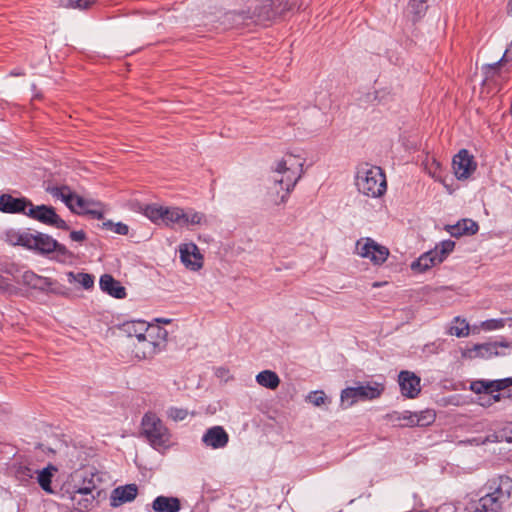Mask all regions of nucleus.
<instances>
[{
    "label": "nucleus",
    "instance_id": "bb28decb",
    "mask_svg": "<svg viewBox=\"0 0 512 512\" xmlns=\"http://www.w3.org/2000/svg\"><path fill=\"white\" fill-rule=\"evenodd\" d=\"M29 237L30 233L17 231L15 229H9L5 232V240L11 245H21L28 248V245L31 244L32 241Z\"/></svg>",
    "mask_w": 512,
    "mask_h": 512
},
{
    "label": "nucleus",
    "instance_id": "393cba45",
    "mask_svg": "<svg viewBox=\"0 0 512 512\" xmlns=\"http://www.w3.org/2000/svg\"><path fill=\"white\" fill-rule=\"evenodd\" d=\"M151 324L145 321H131L123 324V331L130 338H135L139 342L144 333L148 330Z\"/></svg>",
    "mask_w": 512,
    "mask_h": 512
},
{
    "label": "nucleus",
    "instance_id": "09e8293b",
    "mask_svg": "<svg viewBox=\"0 0 512 512\" xmlns=\"http://www.w3.org/2000/svg\"><path fill=\"white\" fill-rule=\"evenodd\" d=\"M83 215H88L93 219H98V220L103 219L104 211L102 209V205L100 207H96V208L87 210V212L84 213Z\"/></svg>",
    "mask_w": 512,
    "mask_h": 512
},
{
    "label": "nucleus",
    "instance_id": "864d4df0",
    "mask_svg": "<svg viewBox=\"0 0 512 512\" xmlns=\"http://www.w3.org/2000/svg\"><path fill=\"white\" fill-rule=\"evenodd\" d=\"M456 510L457 509L453 504L444 503L436 509V512H456Z\"/></svg>",
    "mask_w": 512,
    "mask_h": 512
},
{
    "label": "nucleus",
    "instance_id": "0eeeda50",
    "mask_svg": "<svg viewBox=\"0 0 512 512\" xmlns=\"http://www.w3.org/2000/svg\"><path fill=\"white\" fill-rule=\"evenodd\" d=\"M383 390V386L377 383L358 384L342 391L341 402L346 408L351 407L358 401L373 400L380 397Z\"/></svg>",
    "mask_w": 512,
    "mask_h": 512
},
{
    "label": "nucleus",
    "instance_id": "c9c22d12",
    "mask_svg": "<svg viewBox=\"0 0 512 512\" xmlns=\"http://www.w3.org/2000/svg\"><path fill=\"white\" fill-rule=\"evenodd\" d=\"M60 5L66 8L88 9L96 0H59Z\"/></svg>",
    "mask_w": 512,
    "mask_h": 512
},
{
    "label": "nucleus",
    "instance_id": "7ed1b4c3",
    "mask_svg": "<svg viewBox=\"0 0 512 512\" xmlns=\"http://www.w3.org/2000/svg\"><path fill=\"white\" fill-rule=\"evenodd\" d=\"M355 185L359 193L370 198L382 197L387 190V181L383 170L369 164L358 167Z\"/></svg>",
    "mask_w": 512,
    "mask_h": 512
},
{
    "label": "nucleus",
    "instance_id": "423d86ee",
    "mask_svg": "<svg viewBox=\"0 0 512 512\" xmlns=\"http://www.w3.org/2000/svg\"><path fill=\"white\" fill-rule=\"evenodd\" d=\"M53 197L60 199L74 213L82 215L89 209L100 207L101 203L85 199L71 191L68 186H52L46 189Z\"/></svg>",
    "mask_w": 512,
    "mask_h": 512
},
{
    "label": "nucleus",
    "instance_id": "58836bf2",
    "mask_svg": "<svg viewBox=\"0 0 512 512\" xmlns=\"http://www.w3.org/2000/svg\"><path fill=\"white\" fill-rule=\"evenodd\" d=\"M410 12L415 15L416 18H420L426 11V0H410L409 2Z\"/></svg>",
    "mask_w": 512,
    "mask_h": 512
},
{
    "label": "nucleus",
    "instance_id": "4468645a",
    "mask_svg": "<svg viewBox=\"0 0 512 512\" xmlns=\"http://www.w3.org/2000/svg\"><path fill=\"white\" fill-rule=\"evenodd\" d=\"M180 259L190 270L197 271L203 265V257L195 243H184L179 246Z\"/></svg>",
    "mask_w": 512,
    "mask_h": 512
},
{
    "label": "nucleus",
    "instance_id": "2eb2a0df",
    "mask_svg": "<svg viewBox=\"0 0 512 512\" xmlns=\"http://www.w3.org/2000/svg\"><path fill=\"white\" fill-rule=\"evenodd\" d=\"M471 390L476 394H479V403L482 406H490L495 402H498L503 394H493L492 382L488 380H478L471 384Z\"/></svg>",
    "mask_w": 512,
    "mask_h": 512
},
{
    "label": "nucleus",
    "instance_id": "c03bdc74",
    "mask_svg": "<svg viewBox=\"0 0 512 512\" xmlns=\"http://www.w3.org/2000/svg\"><path fill=\"white\" fill-rule=\"evenodd\" d=\"M307 400L314 406H321L325 404L327 397L323 391H313L307 396Z\"/></svg>",
    "mask_w": 512,
    "mask_h": 512
},
{
    "label": "nucleus",
    "instance_id": "b1692460",
    "mask_svg": "<svg viewBox=\"0 0 512 512\" xmlns=\"http://www.w3.org/2000/svg\"><path fill=\"white\" fill-rule=\"evenodd\" d=\"M57 472V468L49 464L47 467H45L42 470L36 471L37 474V482L40 485V487L47 493L52 494L54 493V490L51 487L52 477Z\"/></svg>",
    "mask_w": 512,
    "mask_h": 512
},
{
    "label": "nucleus",
    "instance_id": "f257e3e1",
    "mask_svg": "<svg viewBox=\"0 0 512 512\" xmlns=\"http://www.w3.org/2000/svg\"><path fill=\"white\" fill-rule=\"evenodd\" d=\"M484 495L467 506V512H501L503 504L510 498L512 479L498 476L488 480L483 487Z\"/></svg>",
    "mask_w": 512,
    "mask_h": 512
},
{
    "label": "nucleus",
    "instance_id": "20e7f679",
    "mask_svg": "<svg viewBox=\"0 0 512 512\" xmlns=\"http://www.w3.org/2000/svg\"><path fill=\"white\" fill-rule=\"evenodd\" d=\"M141 436L156 450L166 449L171 443V433L154 412H147L141 420Z\"/></svg>",
    "mask_w": 512,
    "mask_h": 512
},
{
    "label": "nucleus",
    "instance_id": "ea45409f",
    "mask_svg": "<svg viewBox=\"0 0 512 512\" xmlns=\"http://www.w3.org/2000/svg\"><path fill=\"white\" fill-rule=\"evenodd\" d=\"M507 51L504 53L503 57L493 64H488L483 67V70L486 74V79L494 77V75L498 72L500 66L507 61L506 59Z\"/></svg>",
    "mask_w": 512,
    "mask_h": 512
},
{
    "label": "nucleus",
    "instance_id": "473e14b6",
    "mask_svg": "<svg viewBox=\"0 0 512 512\" xmlns=\"http://www.w3.org/2000/svg\"><path fill=\"white\" fill-rule=\"evenodd\" d=\"M394 421H399L402 426L414 427L419 423V418L416 412L404 411L403 413H396Z\"/></svg>",
    "mask_w": 512,
    "mask_h": 512
},
{
    "label": "nucleus",
    "instance_id": "412c9836",
    "mask_svg": "<svg viewBox=\"0 0 512 512\" xmlns=\"http://www.w3.org/2000/svg\"><path fill=\"white\" fill-rule=\"evenodd\" d=\"M152 509L155 512H179L181 502L177 497L158 496L152 502Z\"/></svg>",
    "mask_w": 512,
    "mask_h": 512
},
{
    "label": "nucleus",
    "instance_id": "9d476101",
    "mask_svg": "<svg viewBox=\"0 0 512 512\" xmlns=\"http://www.w3.org/2000/svg\"><path fill=\"white\" fill-rule=\"evenodd\" d=\"M277 1L274 0H255L250 8L253 12L250 13L253 18L254 24H267L279 14V7L276 5Z\"/></svg>",
    "mask_w": 512,
    "mask_h": 512
},
{
    "label": "nucleus",
    "instance_id": "5701e85b",
    "mask_svg": "<svg viewBox=\"0 0 512 512\" xmlns=\"http://www.w3.org/2000/svg\"><path fill=\"white\" fill-rule=\"evenodd\" d=\"M253 18L250 12L231 11L224 15V23L231 28H240L253 24Z\"/></svg>",
    "mask_w": 512,
    "mask_h": 512
},
{
    "label": "nucleus",
    "instance_id": "cd10ccee",
    "mask_svg": "<svg viewBox=\"0 0 512 512\" xmlns=\"http://www.w3.org/2000/svg\"><path fill=\"white\" fill-rule=\"evenodd\" d=\"M22 282L25 285H28L33 289H40V290H44L46 287H48L51 284L47 278L41 277L32 271H26L23 273Z\"/></svg>",
    "mask_w": 512,
    "mask_h": 512
},
{
    "label": "nucleus",
    "instance_id": "37998d69",
    "mask_svg": "<svg viewBox=\"0 0 512 512\" xmlns=\"http://www.w3.org/2000/svg\"><path fill=\"white\" fill-rule=\"evenodd\" d=\"M187 415L188 411L184 408L170 407L167 411V416L174 421H182Z\"/></svg>",
    "mask_w": 512,
    "mask_h": 512
},
{
    "label": "nucleus",
    "instance_id": "de8ad7c7",
    "mask_svg": "<svg viewBox=\"0 0 512 512\" xmlns=\"http://www.w3.org/2000/svg\"><path fill=\"white\" fill-rule=\"evenodd\" d=\"M501 441L512 443V422L505 423L498 431L497 436Z\"/></svg>",
    "mask_w": 512,
    "mask_h": 512
},
{
    "label": "nucleus",
    "instance_id": "a19ab883",
    "mask_svg": "<svg viewBox=\"0 0 512 512\" xmlns=\"http://www.w3.org/2000/svg\"><path fill=\"white\" fill-rule=\"evenodd\" d=\"M103 228L113 230L116 234L127 235L129 227L124 223H113L112 221H106L103 223Z\"/></svg>",
    "mask_w": 512,
    "mask_h": 512
},
{
    "label": "nucleus",
    "instance_id": "4c0bfd02",
    "mask_svg": "<svg viewBox=\"0 0 512 512\" xmlns=\"http://www.w3.org/2000/svg\"><path fill=\"white\" fill-rule=\"evenodd\" d=\"M416 415L419 418V423L417 426H428L435 421L436 414L433 410L427 409L425 411L416 412Z\"/></svg>",
    "mask_w": 512,
    "mask_h": 512
},
{
    "label": "nucleus",
    "instance_id": "f03ea898",
    "mask_svg": "<svg viewBox=\"0 0 512 512\" xmlns=\"http://www.w3.org/2000/svg\"><path fill=\"white\" fill-rule=\"evenodd\" d=\"M304 159L299 156L287 154L276 165L273 171V189L278 193L279 189L285 193L281 196V202H285L289 193L302 177Z\"/></svg>",
    "mask_w": 512,
    "mask_h": 512
},
{
    "label": "nucleus",
    "instance_id": "2f4dec72",
    "mask_svg": "<svg viewBox=\"0 0 512 512\" xmlns=\"http://www.w3.org/2000/svg\"><path fill=\"white\" fill-rule=\"evenodd\" d=\"M455 325H452L449 328V334L454 335L456 337H466L469 335V324L466 322L465 319H460L459 317H456L454 319Z\"/></svg>",
    "mask_w": 512,
    "mask_h": 512
},
{
    "label": "nucleus",
    "instance_id": "72a5a7b5",
    "mask_svg": "<svg viewBox=\"0 0 512 512\" xmlns=\"http://www.w3.org/2000/svg\"><path fill=\"white\" fill-rule=\"evenodd\" d=\"M182 216V208L171 207L167 208L164 224L169 227H179Z\"/></svg>",
    "mask_w": 512,
    "mask_h": 512
},
{
    "label": "nucleus",
    "instance_id": "1a4fd4ad",
    "mask_svg": "<svg viewBox=\"0 0 512 512\" xmlns=\"http://www.w3.org/2000/svg\"><path fill=\"white\" fill-rule=\"evenodd\" d=\"M26 215L43 224L54 226L58 229H69L67 223L56 213L55 209L51 206H34L31 203V206L28 209Z\"/></svg>",
    "mask_w": 512,
    "mask_h": 512
},
{
    "label": "nucleus",
    "instance_id": "5fc2aeb1",
    "mask_svg": "<svg viewBox=\"0 0 512 512\" xmlns=\"http://www.w3.org/2000/svg\"><path fill=\"white\" fill-rule=\"evenodd\" d=\"M18 473L23 477V478H33L34 474L36 473V471H33L31 468L29 467H23L21 468Z\"/></svg>",
    "mask_w": 512,
    "mask_h": 512
},
{
    "label": "nucleus",
    "instance_id": "8fccbe9b",
    "mask_svg": "<svg viewBox=\"0 0 512 512\" xmlns=\"http://www.w3.org/2000/svg\"><path fill=\"white\" fill-rule=\"evenodd\" d=\"M95 488V485L90 481L88 485L77 488L74 493L80 495H92Z\"/></svg>",
    "mask_w": 512,
    "mask_h": 512
},
{
    "label": "nucleus",
    "instance_id": "c756f323",
    "mask_svg": "<svg viewBox=\"0 0 512 512\" xmlns=\"http://www.w3.org/2000/svg\"><path fill=\"white\" fill-rule=\"evenodd\" d=\"M66 276L69 283L77 282L85 289H90L94 285V277L88 273L68 272Z\"/></svg>",
    "mask_w": 512,
    "mask_h": 512
},
{
    "label": "nucleus",
    "instance_id": "a878e982",
    "mask_svg": "<svg viewBox=\"0 0 512 512\" xmlns=\"http://www.w3.org/2000/svg\"><path fill=\"white\" fill-rule=\"evenodd\" d=\"M256 382L262 387L275 390L280 384V378L276 372L264 370L256 375Z\"/></svg>",
    "mask_w": 512,
    "mask_h": 512
},
{
    "label": "nucleus",
    "instance_id": "7c9ffc66",
    "mask_svg": "<svg viewBox=\"0 0 512 512\" xmlns=\"http://www.w3.org/2000/svg\"><path fill=\"white\" fill-rule=\"evenodd\" d=\"M498 343H484V344H478L474 346V351L476 352V355L482 358H490L494 355H498ZM500 346L506 347V344L501 343Z\"/></svg>",
    "mask_w": 512,
    "mask_h": 512
},
{
    "label": "nucleus",
    "instance_id": "aec40b11",
    "mask_svg": "<svg viewBox=\"0 0 512 512\" xmlns=\"http://www.w3.org/2000/svg\"><path fill=\"white\" fill-rule=\"evenodd\" d=\"M100 288L103 292L109 294L117 299H123L126 297V290L119 281L114 279L109 274H104L100 277L99 281Z\"/></svg>",
    "mask_w": 512,
    "mask_h": 512
},
{
    "label": "nucleus",
    "instance_id": "49530a36",
    "mask_svg": "<svg viewBox=\"0 0 512 512\" xmlns=\"http://www.w3.org/2000/svg\"><path fill=\"white\" fill-rule=\"evenodd\" d=\"M504 326H505L504 319H490V320H486L481 323L482 329H484L486 331L501 329Z\"/></svg>",
    "mask_w": 512,
    "mask_h": 512
},
{
    "label": "nucleus",
    "instance_id": "13d9d810",
    "mask_svg": "<svg viewBox=\"0 0 512 512\" xmlns=\"http://www.w3.org/2000/svg\"><path fill=\"white\" fill-rule=\"evenodd\" d=\"M161 322H163V323H169V322H170V320H168V319H163V320H161Z\"/></svg>",
    "mask_w": 512,
    "mask_h": 512
},
{
    "label": "nucleus",
    "instance_id": "f704fd0d",
    "mask_svg": "<svg viewBox=\"0 0 512 512\" xmlns=\"http://www.w3.org/2000/svg\"><path fill=\"white\" fill-rule=\"evenodd\" d=\"M425 171L434 179H441V163L435 158H427L424 162Z\"/></svg>",
    "mask_w": 512,
    "mask_h": 512
},
{
    "label": "nucleus",
    "instance_id": "6ab92c4d",
    "mask_svg": "<svg viewBox=\"0 0 512 512\" xmlns=\"http://www.w3.org/2000/svg\"><path fill=\"white\" fill-rule=\"evenodd\" d=\"M446 230L452 237L459 238L463 235H474L479 230V225L472 219H462L454 225H447Z\"/></svg>",
    "mask_w": 512,
    "mask_h": 512
},
{
    "label": "nucleus",
    "instance_id": "dca6fc26",
    "mask_svg": "<svg viewBox=\"0 0 512 512\" xmlns=\"http://www.w3.org/2000/svg\"><path fill=\"white\" fill-rule=\"evenodd\" d=\"M31 206V202L25 198H14L9 194L0 196V210L5 213H26Z\"/></svg>",
    "mask_w": 512,
    "mask_h": 512
},
{
    "label": "nucleus",
    "instance_id": "9b49d317",
    "mask_svg": "<svg viewBox=\"0 0 512 512\" xmlns=\"http://www.w3.org/2000/svg\"><path fill=\"white\" fill-rule=\"evenodd\" d=\"M29 239L32 241L31 244L28 245V249H35L41 253H50L53 251L63 255L67 253L66 247L59 244L49 235L43 233H37L34 235L30 233Z\"/></svg>",
    "mask_w": 512,
    "mask_h": 512
},
{
    "label": "nucleus",
    "instance_id": "ddd939ff",
    "mask_svg": "<svg viewBox=\"0 0 512 512\" xmlns=\"http://www.w3.org/2000/svg\"><path fill=\"white\" fill-rule=\"evenodd\" d=\"M401 394L406 398H416L421 392V379L411 371H401L398 376Z\"/></svg>",
    "mask_w": 512,
    "mask_h": 512
},
{
    "label": "nucleus",
    "instance_id": "a18cd8bd",
    "mask_svg": "<svg viewBox=\"0 0 512 512\" xmlns=\"http://www.w3.org/2000/svg\"><path fill=\"white\" fill-rule=\"evenodd\" d=\"M491 382H492L493 394H497L500 391L505 390V389L509 388L510 386H512V378H510V377L504 378V379H499V380H493Z\"/></svg>",
    "mask_w": 512,
    "mask_h": 512
},
{
    "label": "nucleus",
    "instance_id": "c85d7f7f",
    "mask_svg": "<svg viewBox=\"0 0 512 512\" xmlns=\"http://www.w3.org/2000/svg\"><path fill=\"white\" fill-rule=\"evenodd\" d=\"M167 208L157 204L147 205L144 208V215L154 223L164 224Z\"/></svg>",
    "mask_w": 512,
    "mask_h": 512
},
{
    "label": "nucleus",
    "instance_id": "4be33fe9",
    "mask_svg": "<svg viewBox=\"0 0 512 512\" xmlns=\"http://www.w3.org/2000/svg\"><path fill=\"white\" fill-rule=\"evenodd\" d=\"M440 263L442 262L441 258L437 256V251L430 250L422 254L416 261L412 262L411 269L418 272H425Z\"/></svg>",
    "mask_w": 512,
    "mask_h": 512
},
{
    "label": "nucleus",
    "instance_id": "3c124183",
    "mask_svg": "<svg viewBox=\"0 0 512 512\" xmlns=\"http://www.w3.org/2000/svg\"><path fill=\"white\" fill-rule=\"evenodd\" d=\"M70 238L73 240V241H84L85 238H86V234L83 230H79V231H72L70 233Z\"/></svg>",
    "mask_w": 512,
    "mask_h": 512
},
{
    "label": "nucleus",
    "instance_id": "4d7b16f0",
    "mask_svg": "<svg viewBox=\"0 0 512 512\" xmlns=\"http://www.w3.org/2000/svg\"><path fill=\"white\" fill-rule=\"evenodd\" d=\"M7 286V280L0 275V289H5Z\"/></svg>",
    "mask_w": 512,
    "mask_h": 512
},
{
    "label": "nucleus",
    "instance_id": "f3484780",
    "mask_svg": "<svg viewBox=\"0 0 512 512\" xmlns=\"http://www.w3.org/2000/svg\"><path fill=\"white\" fill-rule=\"evenodd\" d=\"M203 443L213 449L224 448L229 441V435L221 426L209 428L202 437Z\"/></svg>",
    "mask_w": 512,
    "mask_h": 512
},
{
    "label": "nucleus",
    "instance_id": "6e6d98bb",
    "mask_svg": "<svg viewBox=\"0 0 512 512\" xmlns=\"http://www.w3.org/2000/svg\"><path fill=\"white\" fill-rule=\"evenodd\" d=\"M93 500H94V496L91 495V498H85L83 501H79L78 505L81 508L87 509L92 504Z\"/></svg>",
    "mask_w": 512,
    "mask_h": 512
},
{
    "label": "nucleus",
    "instance_id": "603ef678",
    "mask_svg": "<svg viewBox=\"0 0 512 512\" xmlns=\"http://www.w3.org/2000/svg\"><path fill=\"white\" fill-rule=\"evenodd\" d=\"M179 227L180 228L189 227V209L188 210L182 209V216H181Z\"/></svg>",
    "mask_w": 512,
    "mask_h": 512
},
{
    "label": "nucleus",
    "instance_id": "79ce46f5",
    "mask_svg": "<svg viewBox=\"0 0 512 512\" xmlns=\"http://www.w3.org/2000/svg\"><path fill=\"white\" fill-rule=\"evenodd\" d=\"M204 224H207V218L205 214L193 209H189V227Z\"/></svg>",
    "mask_w": 512,
    "mask_h": 512
},
{
    "label": "nucleus",
    "instance_id": "6e6552de",
    "mask_svg": "<svg viewBox=\"0 0 512 512\" xmlns=\"http://www.w3.org/2000/svg\"><path fill=\"white\" fill-rule=\"evenodd\" d=\"M355 253L362 258L369 259L374 265H382L390 254L386 246L377 243L370 237L357 240Z\"/></svg>",
    "mask_w": 512,
    "mask_h": 512
},
{
    "label": "nucleus",
    "instance_id": "e433bc0d",
    "mask_svg": "<svg viewBox=\"0 0 512 512\" xmlns=\"http://www.w3.org/2000/svg\"><path fill=\"white\" fill-rule=\"evenodd\" d=\"M455 247V242L452 240L442 241L439 245H437L433 251H437L438 258H441V262L447 257L449 253L453 251Z\"/></svg>",
    "mask_w": 512,
    "mask_h": 512
},
{
    "label": "nucleus",
    "instance_id": "f8f14e48",
    "mask_svg": "<svg viewBox=\"0 0 512 512\" xmlns=\"http://www.w3.org/2000/svg\"><path fill=\"white\" fill-rule=\"evenodd\" d=\"M452 166L457 179H467L476 169L473 156L466 149L460 150L453 158Z\"/></svg>",
    "mask_w": 512,
    "mask_h": 512
},
{
    "label": "nucleus",
    "instance_id": "39448f33",
    "mask_svg": "<svg viewBox=\"0 0 512 512\" xmlns=\"http://www.w3.org/2000/svg\"><path fill=\"white\" fill-rule=\"evenodd\" d=\"M168 332L159 325L151 324L139 342H135L133 352L139 359H148L160 351L166 343Z\"/></svg>",
    "mask_w": 512,
    "mask_h": 512
},
{
    "label": "nucleus",
    "instance_id": "a211bd4d",
    "mask_svg": "<svg viewBox=\"0 0 512 512\" xmlns=\"http://www.w3.org/2000/svg\"><path fill=\"white\" fill-rule=\"evenodd\" d=\"M138 494V487L136 484H127L119 486L112 491L111 506L118 507L124 503L133 501Z\"/></svg>",
    "mask_w": 512,
    "mask_h": 512
}]
</instances>
